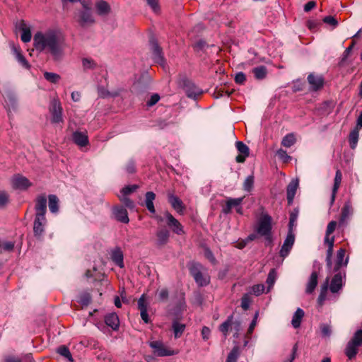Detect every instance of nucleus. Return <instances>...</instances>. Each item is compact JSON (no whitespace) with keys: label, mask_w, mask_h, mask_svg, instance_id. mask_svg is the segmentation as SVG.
Masks as SVG:
<instances>
[{"label":"nucleus","mask_w":362,"mask_h":362,"mask_svg":"<svg viewBox=\"0 0 362 362\" xmlns=\"http://www.w3.org/2000/svg\"><path fill=\"white\" fill-rule=\"evenodd\" d=\"M329 278L327 277L325 281L321 286L320 295L317 298V302L320 305H322L327 297V291L328 289Z\"/></svg>","instance_id":"40"},{"label":"nucleus","mask_w":362,"mask_h":362,"mask_svg":"<svg viewBox=\"0 0 362 362\" xmlns=\"http://www.w3.org/2000/svg\"><path fill=\"white\" fill-rule=\"evenodd\" d=\"M125 170L128 174H134L136 172V163L133 159H130L126 166Z\"/></svg>","instance_id":"58"},{"label":"nucleus","mask_w":362,"mask_h":362,"mask_svg":"<svg viewBox=\"0 0 362 362\" xmlns=\"http://www.w3.org/2000/svg\"><path fill=\"white\" fill-rule=\"evenodd\" d=\"M352 344H354L359 347L362 346V329H358L353 335L352 338L349 340Z\"/></svg>","instance_id":"48"},{"label":"nucleus","mask_w":362,"mask_h":362,"mask_svg":"<svg viewBox=\"0 0 362 362\" xmlns=\"http://www.w3.org/2000/svg\"><path fill=\"white\" fill-rule=\"evenodd\" d=\"M264 288L265 287L264 284H255L251 287L250 293H252L256 296H259L263 293Z\"/></svg>","instance_id":"54"},{"label":"nucleus","mask_w":362,"mask_h":362,"mask_svg":"<svg viewBox=\"0 0 362 362\" xmlns=\"http://www.w3.org/2000/svg\"><path fill=\"white\" fill-rule=\"evenodd\" d=\"M255 183V177L253 175H250L246 177L243 182V190L250 192L253 187Z\"/></svg>","instance_id":"44"},{"label":"nucleus","mask_w":362,"mask_h":362,"mask_svg":"<svg viewBox=\"0 0 362 362\" xmlns=\"http://www.w3.org/2000/svg\"><path fill=\"white\" fill-rule=\"evenodd\" d=\"M92 300V298L90 293H83L80 296L78 302L82 305L87 306L88 305Z\"/></svg>","instance_id":"53"},{"label":"nucleus","mask_w":362,"mask_h":362,"mask_svg":"<svg viewBox=\"0 0 362 362\" xmlns=\"http://www.w3.org/2000/svg\"><path fill=\"white\" fill-rule=\"evenodd\" d=\"M322 22L336 28L338 25V21L332 16H327L322 19Z\"/></svg>","instance_id":"59"},{"label":"nucleus","mask_w":362,"mask_h":362,"mask_svg":"<svg viewBox=\"0 0 362 362\" xmlns=\"http://www.w3.org/2000/svg\"><path fill=\"white\" fill-rule=\"evenodd\" d=\"M359 132L358 128H355L353 131H351L349 134V141L350 147L354 149L356 148V144L358 141Z\"/></svg>","instance_id":"42"},{"label":"nucleus","mask_w":362,"mask_h":362,"mask_svg":"<svg viewBox=\"0 0 362 362\" xmlns=\"http://www.w3.org/2000/svg\"><path fill=\"white\" fill-rule=\"evenodd\" d=\"M112 261L120 268H123L124 265V255L123 252L119 247H116L110 254Z\"/></svg>","instance_id":"30"},{"label":"nucleus","mask_w":362,"mask_h":362,"mask_svg":"<svg viewBox=\"0 0 362 362\" xmlns=\"http://www.w3.org/2000/svg\"><path fill=\"white\" fill-rule=\"evenodd\" d=\"M334 275L332 276L330 284L329 286V291L332 293H338L342 287L345 285L346 282V271L339 270L333 272Z\"/></svg>","instance_id":"6"},{"label":"nucleus","mask_w":362,"mask_h":362,"mask_svg":"<svg viewBox=\"0 0 362 362\" xmlns=\"http://www.w3.org/2000/svg\"><path fill=\"white\" fill-rule=\"evenodd\" d=\"M233 314L229 315L226 320L220 325L219 331L224 335L225 338L227 337L230 327L233 325Z\"/></svg>","instance_id":"37"},{"label":"nucleus","mask_w":362,"mask_h":362,"mask_svg":"<svg viewBox=\"0 0 362 362\" xmlns=\"http://www.w3.org/2000/svg\"><path fill=\"white\" fill-rule=\"evenodd\" d=\"M82 64L85 69H93L96 67L95 62L88 58H83L82 59Z\"/></svg>","instance_id":"57"},{"label":"nucleus","mask_w":362,"mask_h":362,"mask_svg":"<svg viewBox=\"0 0 362 362\" xmlns=\"http://www.w3.org/2000/svg\"><path fill=\"white\" fill-rule=\"evenodd\" d=\"M188 269L198 286L204 287L210 284V276L207 274V270L201 263L192 262L189 264Z\"/></svg>","instance_id":"3"},{"label":"nucleus","mask_w":362,"mask_h":362,"mask_svg":"<svg viewBox=\"0 0 362 362\" xmlns=\"http://www.w3.org/2000/svg\"><path fill=\"white\" fill-rule=\"evenodd\" d=\"M50 112L52 115L51 121L52 123L58 124L60 122H63L62 107L58 101H54L52 103Z\"/></svg>","instance_id":"15"},{"label":"nucleus","mask_w":362,"mask_h":362,"mask_svg":"<svg viewBox=\"0 0 362 362\" xmlns=\"http://www.w3.org/2000/svg\"><path fill=\"white\" fill-rule=\"evenodd\" d=\"M11 185L14 189L26 190L32 186V182L26 177L16 174L11 179Z\"/></svg>","instance_id":"8"},{"label":"nucleus","mask_w":362,"mask_h":362,"mask_svg":"<svg viewBox=\"0 0 362 362\" xmlns=\"http://www.w3.org/2000/svg\"><path fill=\"white\" fill-rule=\"evenodd\" d=\"M16 28L22 32L21 34V40L23 42H28L30 41L32 37V34L30 30V28L28 27L25 21L21 20L19 22L16 23Z\"/></svg>","instance_id":"25"},{"label":"nucleus","mask_w":362,"mask_h":362,"mask_svg":"<svg viewBox=\"0 0 362 362\" xmlns=\"http://www.w3.org/2000/svg\"><path fill=\"white\" fill-rule=\"evenodd\" d=\"M358 346L352 344L351 341H349L344 349V354L346 355L349 360L351 361L356 358L358 352Z\"/></svg>","instance_id":"32"},{"label":"nucleus","mask_w":362,"mask_h":362,"mask_svg":"<svg viewBox=\"0 0 362 362\" xmlns=\"http://www.w3.org/2000/svg\"><path fill=\"white\" fill-rule=\"evenodd\" d=\"M276 276V273L274 269L270 270L268 274L267 283L269 286H272L274 284L275 279Z\"/></svg>","instance_id":"64"},{"label":"nucleus","mask_w":362,"mask_h":362,"mask_svg":"<svg viewBox=\"0 0 362 362\" xmlns=\"http://www.w3.org/2000/svg\"><path fill=\"white\" fill-rule=\"evenodd\" d=\"M235 147L239 153L235 158V161L239 163H243L250 155V148L245 144L240 141L235 142Z\"/></svg>","instance_id":"11"},{"label":"nucleus","mask_w":362,"mask_h":362,"mask_svg":"<svg viewBox=\"0 0 362 362\" xmlns=\"http://www.w3.org/2000/svg\"><path fill=\"white\" fill-rule=\"evenodd\" d=\"M168 202L171 206L180 214H183L185 210V206L182 201L172 193L168 194Z\"/></svg>","instance_id":"18"},{"label":"nucleus","mask_w":362,"mask_h":362,"mask_svg":"<svg viewBox=\"0 0 362 362\" xmlns=\"http://www.w3.org/2000/svg\"><path fill=\"white\" fill-rule=\"evenodd\" d=\"M95 8L97 13L99 16H106L109 14L111 11L110 4L104 0L98 1L95 3Z\"/></svg>","instance_id":"31"},{"label":"nucleus","mask_w":362,"mask_h":362,"mask_svg":"<svg viewBox=\"0 0 362 362\" xmlns=\"http://www.w3.org/2000/svg\"><path fill=\"white\" fill-rule=\"evenodd\" d=\"M337 224V223L335 221H332L328 223L327 226L325 238H330L329 235L335 230Z\"/></svg>","instance_id":"61"},{"label":"nucleus","mask_w":362,"mask_h":362,"mask_svg":"<svg viewBox=\"0 0 362 362\" xmlns=\"http://www.w3.org/2000/svg\"><path fill=\"white\" fill-rule=\"evenodd\" d=\"M177 84L184 90L188 98L196 99L202 94V90L185 75H179Z\"/></svg>","instance_id":"4"},{"label":"nucleus","mask_w":362,"mask_h":362,"mask_svg":"<svg viewBox=\"0 0 362 362\" xmlns=\"http://www.w3.org/2000/svg\"><path fill=\"white\" fill-rule=\"evenodd\" d=\"M298 180H292L286 187V199L288 205L293 204L297 189L298 187Z\"/></svg>","instance_id":"23"},{"label":"nucleus","mask_w":362,"mask_h":362,"mask_svg":"<svg viewBox=\"0 0 362 362\" xmlns=\"http://www.w3.org/2000/svg\"><path fill=\"white\" fill-rule=\"evenodd\" d=\"M341 179H342L341 172L340 170H337L336 171V174H335V177H334V185H333L332 195H331V199H330V206H332L333 205V204L335 201L336 195H337V193L340 187Z\"/></svg>","instance_id":"28"},{"label":"nucleus","mask_w":362,"mask_h":362,"mask_svg":"<svg viewBox=\"0 0 362 362\" xmlns=\"http://www.w3.org/2000/svg\"><path fill=\"white\" fill-rule=\"evenodd\" d=\"M138 188L139 186L137 185L125 186L121 189L122 197H127V195L134 192Z\"/></svg>","instance_id":"51"},{"label":"nucleus","mask_w":362,"mask_h":362,"mask_svg":"<svg viewBox=\"0 0 362 362\" xmlns=\"http://www.w3.org/2000/svg\"><path fill=\"white\" fill-rule=\"evenodd\" d=\"M12 49L18 63H20L23 68L30 69L31 66L25 57L22 54L21 49L15 46L13 47Z\"/></svg>","instance_id":"34"},{"label":"nucleus","mask_w":362,"mask_h":362,"mask_svg":"<svg viewBox=\"0 0 362 362\" xmlns=\"http://www.w3.org/2000/svg\"><path fill=\"white\" fill-rule=\"evenodd\" d=\"M304 311L301 308H298L295 312L291 324L294 328H298L300 326L302 319L304 316Z\"/></svg>","instance_id":"39"},{"label":"nucleus","mask_w":362,"mask_h":362,"mask_svg":"<svg viewBox=\"0 0 362 362\" xmlns=\"http://www.w3.org/2000/svg\"><path fill=\"white\" fill-rule=\"evenodd\" d=\"M165 216L167 219V225L171 228L173 232L177 235L185 233L183 226L170 212L165 211Z\"/></svg>","instance_id":"9"},{"label":"nucleus","mask_w":362,"mask_h":362,"mask_svg":"<svg viewBox=\"0 0 362 362\" xmlns=\"http://www.w3.org/2000/svg\"><path fill=\"white\" fill-rule=\"evenodd\" d=\"M295 242V235L293 232L287 233L286 238L280 250V256L286 257L290 252Z\"/></svg>","instance_id":"14"},{"label":"nucleus","mask_w":362,"mask_h":362,"mask_svg":"<svg viewBox=\"0 0 362 362\" xmlns=\"http://www.w3.org/2000/svg\"><path fill=\"white\" fill-rule=\"evenodd\" d=\"M204 256L213 264H215L216 263V259L214 257L212 251L209 247L205 248V250H204Z\"/></svg>","instance_id":"62"},{"label":"nucleus","mask_w":362,"mask_h":362,"mask_svg":"<svg viewBox=\"0 0 362 362\" xmlns=\"http://www.w3.org/2000/svg\"><path fill=\"white\" fill-rule=\"evenodd\" d=\"M43 75L47 81L52 83H57L61 78L59 74L52 72L45 71Z\"/></svg>","instance_id":"47"},{"label":"nucleus","mask_w":362,"mask_h":362,"mask_svg":"<svg viewBox=\"0 0 362 362\" xmlns=\"http://www.w3.org/2000/svg\"><path fill=\"white\" fill-rule=\"evenodd\" d=\"M63 40L56 30H49L45 34L37 33L33 38V45L40 52L47 50L54 59H57L62 54Z\"/></svg>","instance_id":"1"},{"label":"nucleus","mask_w":362,"mask_h":362,"mask_svg":"<svg viewBox=\"0 0 362 362\" xmlns=\"http://www.w3.org/2000/svg\"><path fill=\"white\" fill-rule=\"evenodd\" d=\"M156 245L158 247H162L165 245L170 238V231L166 228L158 229L156 232Z\"/></svg>","instance_id":"21"},{"label":"nucleus","mask_w":362,"mask_h":362,"mask_svg":"<svg viewBox=\"0 0 362 362\" xmlns=\"http://www.w3.org/2000/svg\"><path fill=\"white\" fill-rule=\"evenodd\" d=\"M185 327V324L180 323L177 320L173 321L172 328L175 339L180 338L182 335Z\"/></svg>","instance_id":"38"},{"label":"nucleus","mask_w":362,"mask_h":362,"mask_svg":"<svg viewBox=\"0 0 362 362\" xmlns=\"http://www.w3.org/2000/svg\"><path fill=\"white\" fill-rule=\"evenodd\" d=\"M119 200L124 204L125 207L133 209L135 207L134 202L127 197H119Z\"/></svg>","instance_id":"60"},{"label":"nucleus","mask_w":362,"mask_h":362,"mask_svg":"<svg viewBox=\"0 0 362 362\" xmlns=\"http://www.w3.org/2000/svg\"><path fill=\"white\" fill-rule=\"evenodd\" d=\"M49 198V211L53 213H57L59 211V199L54 194H50Z\"/></svg>","instance_id":"41"},{"label":"nucleus","mask_w":362,"mask_h":362,"mask_svg":"<svg viewBox=\"0 0 362 362\" xmlns=\"http://www.w3.org/2000/svg\"><path fill=\"white\" fill-rule=\"evenodd\" d=\"M346 250L344 248H340L337 250V258L332 269V272H337L339 270H345L344 268L346 267L349 262V257L344 259Z\"/></svg>","instance_id":"10"},{"label":"nucleus","mask_w":362,"mask_h":362,"mask_svg":"<svg viewBox=\"0 0 362 362\" xmlns=\"http://www.w3.org/2000/svg\"><path fill=\"white\" fill-rule=\"evenodd\" d=\"M353 209L350 201L345 202L341 209L340 218L339 221V226H343L346 223V220L352 215Z\"/></svg>","instance_id":"26"},{"label":"nucleus","mask_w":362,"mask_h":362,"mask_svg":"<svg viewBox=\"0 0 362 362\" xmlns=\"http://www.w3.org/2000/svg\"><path fill=\"white\" fill-rule=\"evenodd\" d=\"M14 248V242L12 241H3L0 242V249L6 251L11 252Z\"/></svg>","instance_id":"56"},{"label":"nucleus","mask_w":362,"mask_h":362,"mask_svg":"<svg viewBox=\"0 0 362 362\" xmlns=\"http://www.w3.org/2000/svg\"><path fill=\"white\" fill-rule=\"evenodd\" d=\"M149 346L153 349V353L157 356H170L176 354V352L174 350L167 348L160 341H150Z\"/></svg>","instance_id":"7"},{"label":"nucleus","mask_w":362,"mask_h":362,"mask_svg":"<svg viewBox=\"0 0 362 362\" xmlns=\"http://www.w3.org/2000/svg\"><path fill=\"white\" fill-rule=\"evenodd\" d=\"M321 25L322 23L318 20L310 19L306 22V26L310 31L314 33L319 30Z\"/></svg>","instance_id":"46"},{"label":"nucleus","mask_w":362,"mask_h":362,"mask_svg":"<svg viewBox=\"0 0 362 362\" xmlns=\"http://www.w3.org/2000/svg\"><path fill=\"white\" fill-rule=\"evenodd\" d=\"M112 213L117 221L123 223H128L129 222L128 212L123 206H115L112 208Z\"/></svg>","instance_id":"16"},{"label":"nucleus","mask_w":362,"mask_h":362,"mask_svg":"<svg viewBox=\"0 0 362 362\" xmlns=\"http://www.w3.org/2000/svg\"><path fill=\"white\" fill-rule=\"evenodd\" d=\"M243 199L244 197L239 198H228L226 202V205L223 206L222 212L224 214H230L233 208L236 209V207L242 204Z\"/></svg>","instance_id":"24"},{"label":"nucleus","mask_w":362,"mask_h":362,"mask_svg":"<svg viewBox=\"0 0 362 362\" xmlns=\"http://www.w3.org/2000/svg\"><path fill=\"white\" fill-rule=\"evenodd\" d=\"M156 199V194L153 192H147L145 194V206L147 209L151 212L154 214L156 212V209L153 204V201Z\"/></svg>","instance_id":"35"},{"label":"nucleus","mask_w":362,"mask_h":362,"mask_svg":"<svg viewBox=\"0 0 362 362\" xmlns=\"http://www.w3.org/2000/svg\"><path fill=\"white\" fill-rule=\"evenodd\" d=\"M252 72L257 80L264 79L268 74L267 69L264 65L258 66L257 67L253 68Z\"/></svg>","instance_id":"36"},{"label":"nucleus","mask_w":362,"mask_h":362,"mask_svg":"<svg viewBox=\"0 0 362 362\" xmlns=\"http://www.w3.org/2000/svg\"><path fill=\"white\" fill-rule=\"evenodd\" d=\"M272 230V218L267 213H262L257 220L255 231L258 235H269Z\"/></svg>","instance_id":"5"},{"label":"nucleus","mask_w":362,"mask_h":362,"mask_svg":"<svg viewBox=\"0 0 362 362\" xmlns=\"http://www.w3.org/2000/svg\"><path fill=\"white\" fill-rule=\"evenodd\" d=\"M321 332L323 337H329L332 333L331 326L327 324L320 325Z\"/></svg>","instance_id":"63"},{"label":"nucleus","mask_w":362,"mask_h":362,"mask_svg":"<svg viewBox=\"0 0 362 362\" xmlns=\"http://www.w3.org/2000/svg\"><path fill=\"white\" fill-rule=\"evenodd\" d=\"M105 323L107 326L111 327L112 330L117 331L119 327V317L115 313L107 314L104 318Z\"/></svg>","instance_id":"27"},{"label":"nucleus","mask_w":362,"mask_h":362,"mask_svg":"<svg viewBox=\"0 0 362 362\" xmlns=\"http://www.w3.org/2000/svg\"><path fill=\"white\" fill-rule=\"evenodd\" d=\"M239 356L238 346H234L228 354L226 362H237Z\"/></svg>","instance_id":"49"},{"label":"nucleus","mask_w":362,"mask_h":362,"mask_svg":"<svg viewBox=\"0 0 362 362\" xmlns=\"http://www.w3.org/2000/svg\"><path fill=\"white\" fill-rule=\"evenodd\" d=\"M148 304L146 300L145 295L143 294L138 300V309L140 310L141 317L146 324L151 322L147 313Z\"/></svg>","instance_id":"22"},{"label":"nucleus","mask_w":362,"mask_h":362,"mask_svg":"<svg viewBox=\"0 0 362 362\" xmlns=\"http://www.w3.org/2000/svg\"><path fill=\"white\" fill-rule=\"evenodd\" d=\"M308 81L311 86V90L317 91L324 86V78L322 76L310 74L308 76Z\"/></svg>","instance_id":"20"},{"label":"nucleus","mask_w":362,"mask_h":362,"mask_svg":"<svg viewBox=\"0 0 362 362\" xmlns=\"http://www.w3.org/2000/svg\"><path fill=\"white\" fill-rule=\"evenodd\" d=\"M35 210V216H45L47 212V198L45 195H40L36 198Z\"/></svg>","instance_id":"17"},{"label":"nucleus","mask_w":362,"mask_h":362,"mask_svg":"<svg viewBox=\"0 0 362 362\" xmlns=\"http://www.w3.org/2000/svg\"><path fill=\"white\" fill-rule=\"evenodd\" d=\"M296 142V139L293 133L286 134L281 141V145L284 147L289 148Z\"/></svg>","instance_id":"43"},{"label":"nucleus","mask_w":362,"mask_h":362,"mask_svg":"<svg viewBox=\"0 0 362 362\" xmlns=\"http://www.w3.org/2000/svg\"><path fill=\"white\" fill-rule=\"evenodd\" d=\"M73 141L81 147L86 146L88 144V137L84 132L76 131L72 134Z\"/></svg>","instance_id":"29"},{"label":"nucleus","mask_w":362,"mask_h":362,"mask_svg":"<svg viewBox=\"0 0 362 362\" xmlns=\"http://www.w3.org/2000/svg\"><path fill=\"white\" fill-rule=\"evenodd\" d=\"M46 222L45 216H35L33 223V233L37 238H40L44 233Z\"/></svg>","instance_id":"12"},{"label":"nucleus","mask_w":362,"mask_h":362,"mask_svg":"<svg viewBox=\"0 0 362 362\" xmlns=\"http://www.w3.org/2000/svg\"><path fill=\"white\" fill-rule=\"evenodd\" d=\"M317 279H318V274L316 271H313L310 276L309 278V280L307 283L305 292L308 294H311L315 291L317 285Z\"/></svg>","instance_id":"33"},{"label":"nucleus","mask_w":362,"mask_h":362,"mask_svg":"<svg viewBox=\"0 0 362 362\" xmlns=\"http://www.w3.org/2000/svg\"><path fill=\"white\" fill-rule=\"evenodd\" d=\"M83 9L78 10L74 14V19L81 28L91 26L95 23L90 1H81Z\"/></svg>","instance_id":"2"},{"label":"nucleus","mask_w":362,"mask_h":362,"mask_svg":"<svg viewBox=\"0 0 362 362\" xmlns=\"http://www.w3.org/2000/svg\"><path fill=\"white\" fill-rule=\"evenodd\" d=\"M276 155L284 163H287L291 160V157L288 155L286 151L282 148H280L277 151Z\"/></svg>","instance_id":"52"},{"label":"nucleus","mask_w":362,"mask_h":362,"mask_svg":"<svg viewBox=\"0 0 362 362\" xmlns=\"http://www.w3.org/2000/svg\"><path fill=\"white\" fill-rule=\"evenodd\" d=\"M251 299L249 293H245L241 298V307L244 310H247L250 308Z\"/></svg>","instance_id":"55"},{"label":"nucleus","mask_w":362,"mask_h":362,"mask_svg":"<svg viewBox=\"0 0 362 362\" xmlns=\"http://www.w3.org/2000/svg\"><path fill=\"white\" fill-rule=\"evenodd\" d=\"M152 52H153V57L155 62L163 66L165 64V58L163 55L162 48L159 46L158 42L155 39H152L150 40Z\"/></svg>","instance_id":"13"},{"label":"nucleus","mask_w":362,"mask_h":362,"mask_svg":"<svg viewBox=\"0 0 362 362\" xmlns=\"http://www.w3.org/2000/svg\"><path fill=\"white\" fill-rule=\"evenodd\" d=\"M324 243L328 246L326 252V265L328 269H331L332 267V257L333 255L334 236H332L331 238H325Z\"/></svg>","instance_id":"19"},{"label":"nucleus","mask_w":362,"mask_h":362,"mask_svg":"<svg viewBox=\"0 0 362 362\" xmlns=\"http://www.w3.org/2000/svg\"><path fill=\"white\" fill-rule=\"evenodd\" d=\"M57 352L64 356L69 361H73V358L69 348L64 345H62L57 348Z\"/></svg>","instance_id":"45"},{"label":"nucleus","mask_w":362,"mask_h":362,"mask_svg":"<svg viewBox=\"0 0 362 362\" xmlns=\"http://www.w3.org/2000/svg\"><path fill=\"white\" fill-rule=\"evenodd\" d=\"M8 203V193L4 190L0 191V209H4Z\"/></svg>","instance_id":"50"}]
</instances>
